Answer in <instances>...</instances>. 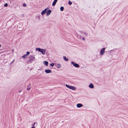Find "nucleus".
I'll list each match as a JSON object with an SVG mask.
<instances>
[{"label": "nucleus", "instance_id": "nucleus-5", "mask_svg": "<svg viewBox=\"0 0 128 128\" xmlns=\"http://www.w3.org/2000/svg\"><path fill=\"white\" fill-rule=\"evenodd\" d=\"M105 48H102L100 51V54L102 55H103L105 52Z\"/></svg>", "mask_w": 128, "mask_h": 128}, {"label": "nucleus", "instance_id": "nucleus-23", "mask_svg": "<svg viewBox=\"0 0 128 128\" xmlns=\"http://www.w3.org/2000/svg\"><path fill=\"white\" fill-rule=\"evenodd\" d=\"M30 89V87H28V88H27V89L28 90H29Z\"/></svg>", "mask_w": 128, "mask_h": 128}, {"label": "nucleus", "instance_id": "nucleus-8", "mask_svg": "<svg viewBox=\"0 0 128 128\" xmlns=\"http://www.w3.org/2000/svg\"><path fill=\"white\" fill-rule=\"evenodd\" d=\"M51 10H48L46 12V15L47 16H48L51 13Z\"/></svg>", "mask_w": 128, "mask_h": 128}, {"label": "nucleus", "instance_id": "nucleus-15", "mask_svg": "<svg viewBox=\"0 0 128 128\" xmlns=\"http://www.w3.org/2000/svg\"><path fill=\"white\" fill-rule=\"evenodd\" d=\"M64 8L63 6H61L60 8V10L61 11H63L64 10Z\"/></svg>", "mask_w": 128, "mask_h": 128}, {"label": "nucleus", "instance_id": "nucleus-6", "mask_svg": "<svg viewBox=\"0 0 128 128\" xmlns=\"http://www.w3.org/2000/svg\"><path fill=\"white\" fill-rule=\"evenodd\" d=\"M48 9V8H45L44 10L42 11L41 12V14L42 15H43L44 14H45L47 10Z\"/></svg>", "mask_w": 128, "mask_h": 128}, {"label": "nucleus", "instance_id": "nucleus-4", "mask_svg": "<svg viewBox=\"0 0 128 128\" xmlns=\"http://www.w3.org/2000/svg\"><path fill=\"white\" fill-rule=\"evenodd\" d=\"M71 63L75 67L78 68H79L80 66L78 64L75 63L74 62H72Z\"/></svg>", "mask_w": 128, "mask_h": 128}, {"label": "nucleus", "instance_id": "nucleus-29", "mask_svg": "<svg viewBox=\"0 0 128 128\" xmlns=\"http://www.w3.org/2000/svg\"><path fill=\"white\" fill-rule=\"evenodd\" d=\"M1 45L0 44V48L1 47Z\"/></svg>", "mask_w": 128, "mask_h": 128}, {"label": "nucleus", "instance_id": "nucleus-20", "mask_svg": "<svg viewBox=\"0 0 128 128\" xmlns=\"http://www.w3.org/2000/svg\"><path fill=\"white\" fill-rule=\"evenodd\" d=\"M30 54L29 52H26V54L27 56L28 55H29Z\"/></svg>", "mask_w": 128, "mask_h": 128}, {"label": "nucleus", "instance_id": "nucleus-21", "mask_svg": "<svg viewBox=\"0 0 128 128\" xmlns=\"http://www.w3.org/2000/svg\"><path fill=\"white\" fill-rule=\"evenodd\" d=\"M8 4L6 3V4H4V6L5 7H7L8 6Z\"/></svg>", "mask_w": 128, "mask_h": 128}, {"label": "nucleus", "instance_id": "nucleus-2", "mask_svg": "<svg viewBox=\"0 0 128 128\" xmlns=\"http://www.w3.org/2000/svg\"><path fill=\"white\" fill-rule=\"evenodd\" d=\"M36 50L41 52L43 54H45L46 50L45 49L40 48H36Z\"/></svg>", "mask_w": 128, "mask_h": 128}, {"label": "nucleus", "instance_id": "nucleus-12", "mask_svg": "<svg viewBox=\"0 0 128 128\" xmlns=\"http://www.w3.org/2000/svg\"><path fill=\"white\" fill-rule=\"evenodd\" d=\"M44 64L46 66H47L48 64V62L46 61H44Z\"/></svg>", "mask_w": 128, "mask_h": 128}, {"label": "nucleus", "instance_id": "nucleus-27", "mask_svg": "<svg viewBox=\"0 0 128 128\" xmlns=\"http://www.w3.org/2000/svg\"><path fill=\"white\" fill-rule=\"evenodd\" d=\"M21 90H19V93H20V92H21Z\"/></svg>", "mask_w": 128, "mask_h": 128}, {"label": "nucleus", "instance_id": "nucleus-13", "mask_svg": "<svg viewBox=\"0 0 128 128\" xmlns=\"http://www.w3.org/2000/svg\"><path fill=\"white\" fill-rule=\"evenodd\" d=\"M63 58L64 60L66 61H67L68 60V58H67L65 56H64L63 57Z\"/></svg>", "mask_w": 128, "mask_h": 128}, {"label": "nucleus", "instance_id": "nucleus-3", "mask_svg": "<svg viewBox=\"0 0 128 128\" xmlns=\"http://www.w3.org/2000/svg\"><path fill=\"white\" fill-rule=\"evenodd\" d=\"M66 86L69 88L70 89H72V90H75L76 89V88L74 86H70L67 84L66 85Z\"/></svg>", "mask_w": 128, "mask_h": 128}, {"label": "nucleus", "instance_id": "nucleus-11", "mask_svg": "<svg viewBox=\"0 0 128 128\" xmlns=\"http://www.w3.org/2000/svg\"><path fill=\"white\" fill-rule=\"evenodd\" d=\"M89 87L91 88H94V86L92 83H91L89 85Z\"/></svg>", "mask_w": 128, "mask_h": 128}, {"label": "nucleus", "instance_id": "nucleus-24", "mask_svg": "<svg viewBox=\"0 0 128 128\" xmlns=\"http://www.w3.org/2000/svg\"><path fill=\"white\" fill-rule=\"evenodd\" d=\"M35 124H36V123H35V122H34V124L32 125V126H34V125H35Z\"/></svg>", "mask_w": 128, "mask_h": 128}, {"label": "nucleus", "instance_id": "nucleus-28", "mask_svg": "<svg viewBox=\"0 0 128 128\" xmlns=\"http://www.w3.org/2000/svg\"><path fill=\"white\" fill-rule=\"evenodd\" d=\"M31 128H35L34 127H32Z\"/></svg>", "mask_w": 128, "mask_h": 128}, {"label": "nucleus", "instance_id": "nucleus-25", "mask_svg": "<svg viewBox=\"0 0 128 128\" xmlns=\"http://www.w3.org/2000/svg\"><path fill=\"white\" fill-rule=\"evenodd\" d=\"M14 60L12 61V62L11 63V64L12 63H13V62H14Z\"/></svg>", "mask_w": 128, "mask_h": 128}, {"label": "nucleus", "instance_id": "nucleus-9", "mask_svg": "<svg viewBox=\"0 0 128 128\" xmlns=\"http://www.w3.org/2000/svg\"><path fill=\"white\" fill-rule=\"evenodd\" d=\"M45 72L47 74L52 72V70H45Z\"/></svg>", "mask_w": 128, "mask_h": 128}, {"label": "nucleus", "instance_id": "nucleus-18", "mask_svg": "<svg viewBox=\"0 0 128 128\" xmlns=\"http://www.w3.org/2000/svg\"><path fill=\"white\" fill-rule=\"evenodd\" d=\"M54 63H52L50 64V66L52 67L54 66Z\"/></svg>", "mask_w": 128, "mask_h": 128}, {"label": "nucleus", "instance_id": "nucleus-30", "mask_svg": "<svg viewBox=\"0 0 128 128\" xmlns=\"http://www.w3.org/2000/svg\"><path fill=\"white\" fill-rule=\"evenodd\" d=\"M14 51V50H12V52H13Z\"/></svg>", "mask_w": 128, "mask_h": 128}, {"label": "nucleus", "instance_id": "nucleus-19", "mask_svg": "<svg viewBox=\"0 0 128 128\" xmlns=\"http://www.w3.org/2000/svg\"><path fill=\"white\" fill-rule=\"evenodd\" d=\"M72 4V2L70 1H69L68 4L70 5H71Z\"/></svg>", "mask_w": 128, "mask_h": 128}, {"label": "nucleus", "instance_id": "nucleus-26", "mask_svg": "<svg viewBox=\"0 0 128 128\" xmlns=\"http://www.w3.org/2000/svg\"><path fill=\"white\" fill-rule=\"evenodd\" d=\"M82 39L84 40H85V39L84 38V37H83L82 38Z\"/></svg>", "mask_w": 128, "mask_h": 128}, {"label": "nucleus", "instance_id": "nucleus-14", "mask_svg": "<svg viewBox=\"0 0 128 128\" xmlns=\"http://www.w3.org/2000/svg\"><path fill=\"white\" fill-rule=\"evenodd\" d=\"M83 36H86L87 37L88 36L86 32H83Z\"/></svg>", "mask_w": 128, "mask_h": 128}, {"label": "nucleus", "instance_id": "nucleus-7", "mask_svg": "<svg viewBox=\"0 0 128 128\" xmlns=\"http://www.w3.org/2000/svg\"><path fill=\"white\" fill-rule=\"evenodd\" d=\"M83 106V105L81 104H78L76 105L77 107L78 108H80Z\"/></svg>", "mask_w": 128, "mask_h": 128}, {"label": "nucleus", "instance_id": "nucleus-22", "mask_svg": "<svg viewBox=\"0 0 128 128\" xmlns=\"http://www.w3.org/2000/svg\"><path fill=\"white\" fill-rule=\"evenodd\" d=\"M22 6L24 7H26V5L25 4H23Z\"/></svg>", "mask_w": 128, "mask_h": 128}, {"label": "nucleus", "instance_id": "nucleus-17", "mask_svg": "<svg viewBox=\"0 0 128 128\" xmlns=\"http://www.w3.org/2000/svg\"><path fill=\"white\" fill-rule=\"evenodd\" d=\"M27 57V56L26 54H25L23 56H22V58H26Z\"/></svg>", "mask_w": 128, "mask_h": 128}, {"label": "nucleus", "instance_id": "nucleus-16", "mask_svg": "<svg viewBox=\"0 0 128 128\" xmlns=\"http://www.w3.org/2000/svg\"><path fill=\"white\" fill-rule=\"evenodd\" d=\"M61 65L60 64H58L57 65V68H59L61 67Z\"/></svg>", "mask_w": 128, "mask_h": 128}, {"label": "nucleus", "instance_id": "nucleus-1", "mask_svg": "<svg viewBox=\"0 0 128 128\" xmlns=\"http://www.w3.org/2000/svg\"><path fill=\"white\" fill-rule=\"evenodd\" d=\"M29 59L27 62L28 64L31 63L32 61H34L35 60V57L32 56L30 55L29 56Z\"/></svg>", "mask_w": 128, "mask_h": 128}, {"label": "nucleus", "instance_id": "nucleus-10", "mask_svg": "<svg viewBox=\"0 0 128 128\" xmlns=\"http://www.w3.org/2000/svg\"><path fill=\"white\" fill-rule=\"evenodd\" d=\"M58 1V0H54L52 3V6H54L55 5Z\"/></svg>", "mask_w": 128, "mask_h": 128}, {"label": "nucleus", "instance_id": "nucleus-31", "mask_svg": "<svg viewBox=\"0 0 128 128\" xmlns=\"http://www.w3.org/2000/svg\"><path fill=\"white\" fill-rule=\"evenodd\" d=\"M82 37H80V38H82Z\"/></svg>", "mask_w": 128, "mask_h": 128}]
</instances>
